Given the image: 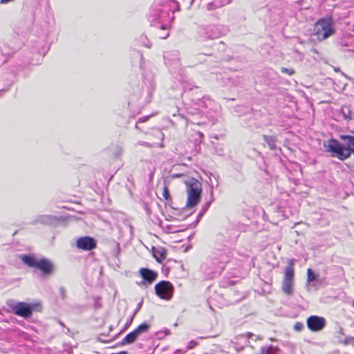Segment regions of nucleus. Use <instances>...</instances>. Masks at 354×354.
<instances>
[{
  "label": "nucleus",
  "mask_w": 354,
  "mask_h": 354,
  "mask_svg": "<svg viewBox=\"0 0 354 354\" xmlns=\"http://www.w3.org/2000/svg\"><path fill=\"white\" fill-rule=\"evenodd\" d=\"M340 138L344 141V144H341L337 140L331 138L324 143V147L327 151L331 153V156L344 160L352 153L354 154V136L342 135Z\"/></svg>",
  "instance_id": "f257e3e1"
},
{
  "label": "nucleus",
  "mask_w": 354,
  "mask_h": 354,
  "mask_svg": "<svg viewBox=\"0 0 354 354\" xmlns=\"http://www.w3.org/2000/svg\"><path fill=\"white\" fill-rule=\"evenodd\" d=\"M21 259L28 266L41 270L45 275L51 274L54 269L52 262L45 258H37L31 254H23L21 256Z\"/></svg>",
  "instance_id": "f03ea898"
},
{
  "label": "nucleus",
  "mask_w": 354,
  "mask_h": 354,
  "mask_svg": "<svg viewBox=\"0 0 354 354\" xmlns=\"http://www.w3.org/2000/svg\"><path fill=\"white\" fill-rule=\"evenodd\" d=\"M224 26L217 24H202L198 26L196 33L203 40L215 39L225 34Z\"/></svg>",
  "instance_id": "7ed1b4c3"
},
{
  "label": "nucleus",
  "mask_w": 354,
  "mask_h": 354,
  "mask_svg": "<svg viewBox=\"0 0 354 354\" xmlns=\"http://www.w3.org/2000/svg\"><path fill=\"white\" fill-rule=\"evenodd\" d=\"M314 32L319 41L324 40L335 33L333 21L331 17L319 19L315 24Z\"/></svg>",
  "instance_id": "20e7f679"
},
{
  "label": "nucleus",
  "mask_w": 354,
  "mask_h": 354,
  "mask_svg": "<svg viewBox=\"0 0 354 354\" xmlns=\"http://www.w3.org/2000/svg\"><path fill=\"white\" fill-rule=\"evenodd\" d=\"M295 259H290L288 266L285 268L281 290L287 296H292L295 291Z\"/></svg>",
  "instance_id": "39448f33"
},
{
  "label": "nucleus",
  "mask_w": 354,
  "mask_h": 354,
  "mask_svg": "<svg viewBox=\"0 0 354 354\" xmlns=\"http://www.w3.org/2000/svg\"><path fill=\"white\" fill-rule=\"evenodd\" d=\"M187 201L186 203L187 207H193L196 206L200 201L202 191L201 183L195 178H191L186 183Z\"/></svg>",
  "instance_id": "423d86ee"
},
{
  "label": "nucleus",
  "mask_w": 354,
  "mask_h": 354,
  "mask_svg": "<svg viewBox=\"0 0 354 354\" xmlns=\"http://www.w3.org/2000/svg\"><path fill=\"white\" fill-rule=\"evenodd\" d=\"M230 260L227 252L225 250L223 251H218L214 252L211 257L212 264L214 266V272H221Z\"/></svg>",
  "instance_id": "0eeeda50"
},
{
  "label": "nucleus",
  "mask_w": 354,
  "mask_h": 354,
  "mask_svg": "<svg viewBox=\"0 0 354 354\" xmlns=\"http://www.w3.org/2000/svg\"><path fill=\"white\" fill-rule=\"evenodd\" d=\"M156 294L161 299L169 300L173 295L174 286L167 281H162L155 286Z\"/></svg>",
  "instance_id": "6e6552de"
},
{
  "label": "nucleus",
  "mask_w": 354,
  "mask_h": 354,
  "mask_svg": "<svg viewBox=\"0 0 354 354\" xmlns=\"http://www.w3.org/2000/svg\"><path fill=\"white\" fill-rule=\"evenodd\" d=\"M9 306L12 308L15 315L24 318L30 317L32 315L31 306L25 302L14 303L12 301L8 302Z\"/></svg>",
  "instance_id": "1a4fd4ad"
},
{
  "label": "nucleus",
  "mask_w": 354,
  "mask_h": 354,
  "mask_svg": "<svg viewBox=\"0 0 354 354\" xmlns=\"http://www.w3.org/2000/svg\"><path fill=\"white\" fill-rule=\"evenodd\" d=\"M149 325L147 323H142L138 326L133 331L127 334L121 342V344H131L133 343L138 336L142 333H147L149 330Z\"/></svg>",
  "instance_id": "9d476101"
},
{
  "label": "nucleus",
  "mask_w": 354,
  "mask_h": 354,
  "mask_svg": "<svg viewBox=\"0 0 354 354\" xmlns=\"http://www.w3.org/2000/svg\"><path fill=\"white\" fill-rule=\"evenodd\" d=\"M307 326L311 331H321L326 326V319L317 315L310 316L306 321Z\"/></svg>",
  "instance_id": "9b49d317"
},
{
  "label": "nucleus",
  "mask_w": 354,
  "mask_h": 354,
  "mask_svg": "<svg viewBox=\"0 0 354 354\" xmlns=\"http://www.w3.org/2000/svg\"><path fill=\"white\" fill-rule=\"evenodd\" d=\"M180 53L178 50H168L164 54L165 64L171 68H178L180 67Z\"/></svg>",
  "instance_id": "f8f14e48"
},
{
  "label": "nucleus",
  "mask_w": 354,
  "mask_h": 354,
  "mask_svg": "<svg viewBox=\"0 0 354 354\" xmlns=\"http://www.w3.org/2000/svg\"><path fill=\"white\" fill-rule=\"evenodd\" d=\"M77 247L83 250H91L96 248V241L90 236L80 237L77 240Z\"/></svg>",
  "instance_id": "ddd939ff"
},
{
  "label": "nucleus",
  "mask_w": 354,
  "mask_h": 354,
  "mask_svg": "<svg viewBox=\"0 0 354 354\" xmlns=\"http://www.w3.org/2000/svg\"><path fill=\"white\" fill-rule=\"evenodd\" d=\"M168 15V13L158 8H151L149 15V20L154 26L156 23H161Z\"/></svg>",
  "instance_id": "4468645a"
},
{
  "label": "nucleus",
  "mask_w": 354,
  "mask_h": 354,
  "mask_svg": "<svg viewBox=\"0 0 354 354\" xmlns=\"http://www.w3.org/2000/svg\"><path fill=\"white\" fill-rule=\"evenodd\" d=\"M140 273L145 281V283L151 284L157 278V273L147 268H141Z\"/></svg>",
  "instance_id": "2eb2a0df"
},
{
  "label": "nucleus",
  "mask_w": 354,
  "mask_h": 354,
  "mask_svg": "<svg viewBox=\"0 0 354 354\" xmlns=\"http://www.w3.org/2000/svg\"><path fill=\"white\" fill-rule=\"evenodd\" d=\"M214 104V102L209 98L203 97L201 100H198L196 103V106L198 107L200 111H203L204 109L211 107Z\"/></svg>",
  "instance_id": "dca6fc26"
},
{
  "label": "nucleus",
  "mask_w": 354,
  "mask_h": 354,
  "mask_svg": "<svg viewBox=\"0 0 354 354\" xmlns=\"http://www.w3.org/2000/svg\"><path fill=\"white\" fill-rule=\"evenodd\" d=\"M52 221V217L48 215H40L37 216L34 222L32 223H43V224H48L50 223Z\"/></svg>",
  "instance_id": "f3484780"
},
{
  "label": "nucleus",
  "mask_w": 354,
  "mask_h": 354,
  "mask_svg": "<svg viewBox=\"0 0 354 354\" xmlns=\"http://www.w3.org/2000/svg\"><path fill=\"white\" fill-rule=\"evenodd\" d=\"M341 113L345 120H351L352 119V112L349 107L343 106L341 109Z\"/></svg>",
  "instance_id": "a211bd4d"
},
{
  "label": "nucleus",
  "mask_w": 354,
  "mask_h": 354,
  "mask_svg": "<svg viewBox=\"0 0 354 354\" xmlns=\"http://www.w3.org/2000/svg\"><path fill=\"white\" fill-rule=\"evenodd\" d=\"M267 354H281V351L277 345L271 344L267 346Z\"/></svg>",
  "instance_id": "6ab92c4d"
},
{
  "label": "nucleus",
  "mask_w": 354,
  "mask_h": 354,
  "mask_svg": "<svg viewBox=\"0 0 354 354\" xmlns=\"http://www.w3.org/2000/svg\"><path fill=\"white\" fill-rule=\"evenodd\" d=\"M317 279V275L313 272L310 268L307 271V282L310 283Z\"/></svg>",
  "instance_id": "aec40b11"
},
{
  "label": "nucleus",
  "mask_w": 354,
  "mask_h": 354,
  "mask_svg": "<svg viewBox=\"0 0 354 354\" xmlns=\"http://www.w3.org/2000/svg\"><path fill=\"white\" fill-rule=\"evenodd\" d=\"M136 145H141V146H144V147H149V148H151V147H155V145L153 144H151L149 142H143V141H138Z\"/></svg>",
  "instance_id": "412c9836"
},
{
  "label": "nucleus",
  "mask_w": 354,
  "mask_h": 354,
  "mask_svg": "<svg viewBox=\"0 0 354 354\" xmlns=\"http://www.w3.org/2000/svg\"><path fill=\"white\" fill-rule=\"evenodd\" d=\"M162 196L165 198V199L167 201L169 200V198H170L169 189L166 185H165L163 187Z\"/></svg>",
  "instance_id": "4be33fe9"
},
{
  "label": "nucleus",
  "mask_w": 354,
  "mask_h": 354,
  "mask_svg": "<svg viewBox=\"0 0 354 354\" xmlns=\"http://www.w3.org/2000/svg\"><path fill=\"white\" fill-rule=\"evenodd\" d=\"M354 341V337H346L344 340L342 341V343L344 345L351 344Z\"/></svg>",
  "instance_id": "5701e85b"
},
{
  "label": "nucleus",
  "mask_w": 354,
  "mask_h": 354,
  "mask_svg": "<svg viewBox=\"0 0 354 354\" xmlns=\"http://www.w3.org/2000/svg\"><path fill=\"white\" fill-rule=\"evenodd\" d=\"M281 72L288 75H292L295 73V71L292 68H281Z\"/></svg>",
  "instance_id": "b1692460"
},
{
  "label": "nucleus",
  "mask_w": 354,
  "mask_h": 354,
  "mask_svg": "<svg viewBox=\"0 0 354 354\" xmlns=\"http://www.w3.org/2000/svg\"><path fill=\"white\" fill-rule=\"evenodd\" d=\"M303 328H304V325L302 323H300V322H297L294 325V329L297 331H301Z\"/></svg>",
  "instance_id": "393cba45"
},
{
  "label": "nucleus",
  "mask_w": 354,
  "mask_h": 354,
  "mask_svg": "<svg viewBox=\"0 0 354 354\" xmlns=\"http://www.w3.org/2000/svg\"><path fill=\"white\" fill-rule=\"evenodd\" d=\"M144 39L147 40V39L145 36H141L140 40H141V42L143 44V45L145 46L146 47L150 48L151 46V43L149 41H147V42H145L143 41Z\"/></svg>",
  "instance_id": "a878e982"
},
{
  "label": "nucleus",
  "mask_w": 354,
  "mask_h": 354,
  "mask_svg": "<svg viewBox=\"0 0 354 354\" xmlns=\"http://www.w3.org/2000/svg\"><path fill=\"white\" fill-rule=\"evenodd\" d=\"M221 6V5H215L214 3H209L207 5V10H210L216 9V8H218Z\"/></svg>",
  "instance_id": "bb28decb"
},
{
  "label": "nucleus",
  "mask_w": 354,
  "mask_h": 354,
  "mask_svg": "<svg viewBox=\"0 0 354 354\" xmlns=\"http://www.w3.org/2000/svg\"><path fill=\"white\" fill-rule=\"evenodd\" d=\"M61 297L64 299L66 297V290L64 288H60L59 289Z\"/></svg>",
  "instance_id": "cd10ccee"
},
{
  "label": "nucleus",
  "mask_w": 354,
  "mask_h": 354,
  "mask_svg": "<svg viewBox=\"0 0 354 354\" xmlns=\"http://www.w3.org/2000/svg\"><path fill=\"white\" fill-rule=\"evenodd\" d=\"M196 344V343L195 342L191 341L188 344L187 348L191 349V348H194Z\"/></svg>",
  "instance_id": "c85d7f7f"
},
{
  "label": "nucleus",
  "mask_w": 354,
  "mask_h": 354,
  "mask_svg": "<svg viewBox=\"0 0 354 354\" xmlns=\"http://www.w3.org/2000/svg\"><path fill=\"white\" fill-rule=\"evenodd\" d=\"M209 205H210V203L207 202L206 203L204 206L203 207V212H205L208 208L209 207Z\"/></svg>",
  "instance_id": "c756f323"
},
{
  "label": "nucleus",
  "mask_w": 354,
  "mask_h": 354,
  "mask_svg": "<svg viewBox=\"0 0 354 354\" xmlns=\"http://www.w3.org/2000/svg\"><path fill=\"white\" fill-rule=\"evenodd\" d=\"M149 118V116H145V117H142V118H140L138 120V122H146Z\"/></svg>",
  "instance_id": "7c9ffc66"
},
{
  "label": "nucleus",
  "mask_w": 354,
  "mask_h": 354,
  "mask_svg": "<svg viewBox=\"0 0 354 354\" xmlns=\"http://www.w3.org/2000/svg\"><path fill=\"white\" fill-rule=\"evenodd\" d=\"M169 36V32H166L165 33H162V35H160V38L166 39Z\"/></svg>",
  "instance_id": "2f4dec72"
},
{
  "label": "nucleus",
  "mask_w": 354,
  "mask_h": 354,
  "mask_svg": "<svg viewBox=\"0 0 354 354\" xmlns=\"http://www.w3.org/2000/svg\"><path fill=\"white\" fill-rule=\"evenodd\" d=\"M10 1H11V0H1V1H0V2H1V3H8V2Z\"/></svg>",
  "instance_id": "473e14b6"
},
{
  "label": "nucleus",
  "mask_w": 354,
  "mask_h": 354,
  "mask_svg": "<svg viewBox=\"0 0 354 354\" xmlns=\"http://www.w3.org/2000/svg\"><path fill=\"white\" fill-rule=\"evenodd\" d=\"M204 213H205V212H203V209H202V211H201V212L199 213V214H198V217L202 216L203 215V214H204Z\"/></svg>",
  "instance_id": "72a5a7b5"
},
{
  "label": "nucleus",
  "mask_w": 354,
  "mask_h": 354,
  "mask_svg": "<svg viewBox=\"0 0 354 354\" xmlns=\"http://www.w3.org/2000/svg\"><path fill=\"white\" fill-rule=\"evenodd\" d=\"M204 213H205V212H203V209H202V211H201V212L199 213V214H198V217L202 216L203 215V214H204Z\"/></svg>",
  "instance_id": "f704fd0d"
},
{
  "label": "nucleus",
  "mask_w": 354,
  "mask_h": 354,
  "mask_svg": "<svg viewBox=\"0 0 354 354\" xmlns=\"http://www.w3.org/2000/svg\"><path fill=\"white\" fill-rule=\"evenodd\" d=\"M175 354H183V353L180 351H176Z\"/></svg>",
  "instance_id": "c9c22d12"
},
{
  "label": "nucleus",
  "mask_w": 354,
  "mask_h": 354,
  "mask_svg": "<svg viewBox=\"0 0 354 354\" xmlns=\"http://www.w3.org/2000/svg\"><path fill=\"white\" fill-rule=\"evenodd\" d=\"M154 257L156 258V259L158 260V261H160L161 260L156 255L154 254Z\"/></svg>",
  "instance_id": "e433bc0d"
},
{
  "label": "nucleus",
  "mask_w": 354,
  "mask_h": 354,
  "mask_svg": "<svg viewBox=\"0 0 354 354\" xmlns=\"http://www.w3.org/2000/svg\"><path fill=\"white\" fill-rule=\"evenodd\" d=\"M160 28H161V29H166V27H165V26H162V25H161V26H160Z\"/></svg>",
  "instance_id": "4c0bfd02"
},
{
  "label": "nucleus",
  "mask_w": 354,
  "mask_h": 354,
  "mask_svg": "<svg viewBox=\"0 0 354 354\" xmlns=\"http://www.w3.org/2000/svg\"><path fill=\"white\" fill-rule=\"evenodd\" d=\"M199 134H200V136H201V137H203V134L202 133H200Z\"/></svg>",
  "instance_id": "58836bf2"
},
{
  "label": "nucleus",
  "mask_w": 354,
  "mask_h": 354,
  "mask_svg": "<svg viewBox=\"0 0 354 354\" xmlns=\"http://www.w3.org/2000/svg\"><path fill=\"white\" fill-rule=\"evenodd\" d=\"M136 128L138 129V123L136 124Z\"/></svg>",
  "instance_id": "ea45409f"
},
{
  "label": "nucleus",
  "mask_w": 354,
  "mask_h": 354,
  "mask_svg": "<svg viewBox=\"0 0 354 354\" xmlns=\"http://www.w3.org/2000/svg\"><path fill=\"white\" fill-rule=\"evenodd\" d=\"M353 306H354V301L353 302Z\"/></svg>",
  "instance_id": "a19ab883"
}]
</instances>
